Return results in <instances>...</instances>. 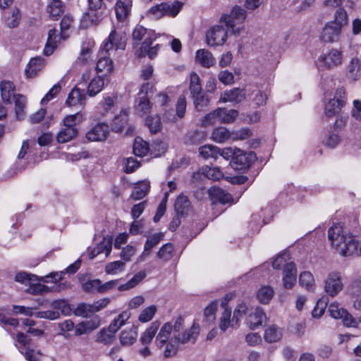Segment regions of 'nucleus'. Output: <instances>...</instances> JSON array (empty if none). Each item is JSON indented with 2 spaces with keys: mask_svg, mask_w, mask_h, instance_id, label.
Returning a JSON list of instances; mask_svg holds the SVG:
<instances>
[{
  "mask_svg": "<svg viewBox=\"0 0 361 361\" xmlns=\"http://www.w3.org/2000/svg\"><path fill=\"white\" fill-rule=\"evenodd\" d=\"M328 238L332 247L343 256L361 255V245L358 250V240L344 231L340 224H335L328 231Z\"/></svg>",
  "mask_w": 361,
  "mask_h": 361,
  "instance_id": "f257e3e1",
  "label": "nucleus"
},
{
  "mask_svg": "<svg viewBox=\"0 0 361 361\" xmlns=\"http://www.w3.org/2000/svg\"><path fill=\"white\" fill-rule=\"evenodd\" d=\"M202 176L213 180H219L224 178L231 183L236 184L244 183L247 180V177L244 176H224V174L219 168L210 167L208 166L202 167L200 171L194 173L192 179L194 181L198 180Z\"/></svg>",
  "mask_w": 361,
  "mask_h": 361,
  "instance_id": "f03ea898",
  "label": "nucleus"
},
{
  "mask_svg": "<svg viewBox=\"0 0 361 361\" xmlns=\"http://www.w3.org/2000/svg\"><path fill=\"white\" fill-rule=\"evenodd\" d=\"M246 18V11L239 6H235L230 15L224 14L220 19L221 23H224L228 29H230L233 34L240 35L242 27Z\"/></svg>",
  "mask_w": 361,
  "mask_h": 361,
  "instance_id": "7ed1b4c3",
  "label": "nucleus"
},
{
  "mask_svg": "<svg viewBox=\"0 0 361 361\" xmlns=\"http://www.w3.org/2000/svg\"><path fill=\"white\" fill-rule=\"evenodd\" d=\"M159 326L160 323L155 321L151 323L145 331L141 334L139 341L142 348L138 350V353L140 356L147 357L152 355V351L149 346L157 333Z\"/></svg>",
  "mask_w": 361,
  "mask_h": 361,
  "instance_id": "20e7f679",
  "label": "nucleus"
},
{
  "mask_svg": "<svg viewBox=\"0 0 361 361\" xmlns=\"http://www.w3.org/2000/svg\"><path fill=\"white\" fill-rule=\"evenodd\" d=\"M182 6L183 4L180 1H175L172 4L164 2L152 6L149 10V13L156 19H159L165 15L175 17L179 13Z\"/></svg>",
  "mask_w": 361,
  "mask_h": 361,
  "instance_id": "39448f33",
  "label": "nucleus"
},
{
  "mask_svg": "<svg viewBox=\"0 0 361 361\" xmlns=\"http://www.w3.org/2000/svg\"><path fill=\"white\" fill-rule=\"evenodd\" d=\"M227 30L222 25L212 27L206 33L207 44L212 47L224 44L228 37Z\"/></svg>",
  "mask_w": 361,
  "mask_h": 361,
  "instance_id": "423d86ee",
  "label": "nucleus"
},
{
  "mask_svg": "<svg viewBox=\"0 0 361 361\" xmlns=\"http://www.w3.org/2000/svg\"><path fill=\"white\" fill-rule=\"evenodd\" d=\"M126 45V38L123 32H116L113 30L107 39L104 42L102 51L108 53L109 51L115 49L123 50Z\"/></svg>",
  "mask_w": 361,
  "mask_h": 361,
  "instance_id": "0eeeda50",
  "label": "nucleus"
},
{
  "mask_svg": "<svg viewBox=\"0 0 361 361\" xmlns=\"http://www.w3.org/2000/svg\"><path fill=\"white\" fill-rule=\"evenodd\" d=\"M62 274L63 272H51L49 275L38 278L35 275H32L26 272H20L16 275L15 279L18 282L30 283V282L35 281L47 283L49 281V279H51V281L56 283L62 279Z\"/></svg>",
  "mask_w": 361,
  "mask_h": 361,
  "instance_id": "6e6552de",
  "label": "nucleus"
},
{
  "mask_svg": "<svg viewBox=\"0 0 361 361\" xmlns=\"http://www.w3.org/2000/svg\"><path fill=\"white\" fill-rule=\"evenodd\" d=\"M343 283L341 281V275L339 272L330 273L325 280L324 288L326 293L334 297L343 289Z\"/></svg>",
  "mask_w": 361,
  "mask_h": 361,
  "instance_id": "1a4fd4ad",
  "label": "nucleus"
},
{
  "mask_svg": "<svg viewBox=\"0 0 361 361\" xmlns=\"http://www.w3.org/2000/svg\"><path fill=\"white\" fill-rule=\"evenodd\" d=\"M341 29L336 22H329L324 27L320 38L324 42H336L339 39Z\"/></svg>",
  "mask_w": 361,
  "mask_h": 361,
  "instance_id": "9d476101",
  "label": "nucleus"
},
{
  "mask_svg": "<svg viewBox=\"0 0 361 361\" xmlns=\"http://www.w3.org/2000/svg\"><path fill=\"white\" fill-rule=\"evenodd\" d=\"M200 334L198 325L193 324L189 329L182 330L173 337V341H178L179 344L195 343Z\"/></svg>",
  "mask_w": 361,
  "mask_h": 361,
  "instance_id": "9b49d317",
  "label": "nucleus"
},
{
  "mask_svg": "<svg viewBox=\"0 0 361 361\" xmlns=\"http://www.w3.org/2000/svg\"><path fill=\"white\" fill-rule=\"evenodd\" d=\"M319 61L321 63L319 66H324L329 69L334 68L341 64V53L337 49H331L329 53L322 55Z\"/></svg>",
  "mask_w": 361,
  "mask_h": 361,
  "instance_id": "f8f14e48",
  "label": "nucleus"
},
{
  "mask_svg": "<svg viewBox=\"0 0 361 361\" xmlns=\"http://www.w3.org/2000/svg\"><path fill=\"white\" fill-rule=\"evenodd\" d=\"M109 133V126L99 123L93 126L86 133V138L91 142H99L104 140Z\"/></svg>",
  "mask_w": 361,
  "mask_h": 361,
  "instance_id": "ddd939ff",
  "label": "nucleus"
},
{
  "mask_svg": "<svg viewBox=\"0 0 361 361\" xmlns=\"http://www.w3.org/2000/svg\"><path fill=\"white\" fill-rule=\"evenodd\" d=\"M297 269L293 262L287 263L283 271V284L287 289H291L296 283Z\"/></svg>",
  "mask_w": 361,
  "mask_h": 361,
  "instance_id": "4468645a",
  "label": "nucleus"
},
{
  "mask_svg": "<svg viewBox=\"0 0 361 361\" xmlns=\"http://www.w3.org/2000/svg\"><path fill=\"white\" fill-rule=\"evenodd\" d=\"M230 164L235 171L246 173L248 171V156L241 149H237Z\"/></svg>",
  "mask_w": 361,
  "mask_h": 361,
  "instance_id": "2eb2a0df",
  "label": "nucleus"
},
{
  "mask_svg": "<svg viewBox=\"0 0 361 361\" xmlns=\"http://www.w3.org/2000/svg\"><path fill=\"white\" fill-rule=\"evenodd\" d=\"M267 317L262 307L257 306L254 311L250 314V330H254L266 324Z\"/></svg>",
  "mask_w": 361,
  "mask_h": 361,
  "instance_id": "dca6fc26",
  "label": "nucleus"
},
{
  "mask_svg": "<svg viewBox=\"0 0 361 361\" xmlns=\"http://www.w3.org/2000/svg\"><path fill=\"white\" fill-rule=\"evenodd\" d=\"M45 59L42 56L30 59L25 68V75L28 78L35 77L45 66Z\"/></svg>",
  "mask_w": 361,
  "mask_h": 361,
  "instance_id": "f3484780",
  "label": "nucleus"
},
{
  "mask_svg": "<svg viewBox=\"0 0 361 361\" xmlns=\"http://www.w3.org/2000/svg\"><path fill=\"white\" fill-rule=\"evenodd\" d=\"M61 40H63L61 34L59 36L55 28L49 30L47 41L43 51L44 54L47 56L52 54L58 44L61 42Z\"/></svg>",
  "mask_w": 361,
  "mask_h": 361,
  "instance_id": "a211bd4d",
  "label": "nucleus"
},
{
  "mask_svg": "<svg viewBox=\"0 0 361 361\" xmlns=\"http://www.w3.org/2000/svg\"><path fill=\"white\" fill-rule=\"evenodd\" d=\"M85 91L75 87L68 94L66 104L68 106H83L85 104Z\"/></svg>",
  "mask_w": 361,
  "mask_h": 361,
  "instance_id": "6ab92c4d",
  "label": "nucleus"
},
{
  "mask_svg": "<svg viewBox=\"0 0 361 361\" xmlns=\"http://www.w3.org/2000/svg\"><path fill=\"white\" fill-rule=\"evenodd\" d=\"M132 7L130 0H117L115 5V12L119 21H124L128 16Z\"/></svg>",
  "mask_w": 361,
  "mask_h": 361,
  "instance_id": "aec40b11",
  "label": "nucleus"
},
{
  "mask_svg": "<svg viewBox=\"0 0 361 361\" xmlns=\"http://www.w3.org/2000/svg\"><path fill=\"white\" fill-rule=\"evenodd\" d=\"M133 39L135 41L134 44H139L143 39L144 37H147L146 40L156 39L157 36L154 30H148L142 25H137L133 30Z\"/></svg>",
  "mask_w": 361,
  "mask_h": 361,
  "instance_id": "412c9836",
  "label": "nucleus"
},
{
  "mask_svg": "<svg viewBox=\"0 0 361 361\" xmlns=\"http://www.w3.org/2000/svg\"><path fill=\"white\" fill-rule=\"evenodd\" d=\"M172 332V324L171 322L165 323L160 329L155 338L156 345L159 348H161L169 342V338Z\"/></svg>",
  "mask_w": 361,
  "mask_h": 361,
  "instance_id": "4be33fe9",
  "label": "nucleus"
},
{
  "mask_svg": "<svg viewBox=\"0 0 361 361\" xmlns=\"http://www.w3.org/2000/svg\"><path fill=\"white\" fill-rule=\"evenodd\" d=\"M196 61L204 68H210L215 64L216 59L213 54L206 49H199L196 52Z\"/></svg>",
  "mask_w": 361,
  "mask_h": 361,
  "instance_id": "5701e85b",
  "label": "nucleus"
},
{
  "mask_svg": "<svg viewBox=\"0 0 361 361\" xmlns=\"http://www.w3.org/2000/svg\"><path fill=\"white\" fill-rule=\"evenodd\" d=\"M275 291L271 286L264 285L261 286L256 293V298L258 302L262 305H268L273 297Z\"/></svg>",
  "mask_w": 361,
  "mask_h": 361,
  "instance_id": "b1692460",
  "label": "nucleus"
},
{
  "mask_svg": "<svg viewBox=\"0 0 361 361\" xmlns=\"http://www.w3.org/2000/svg\"><path fill=\"white\" fill-rule=\"evenodd\" d=\"M208 192L211 198L219 201L221 204H226L233 201L231 195L219 187H212Z\"/></svg>",
  "mask_w": 361,
  "mask_h": 361,
  "instance_id": "393cba45",
  "label": "nucleus"
},
{
  "mask_svg": "<svg viewBox=\"0 0 361 361\" xmlns=\"http://www.w3.org/2000/svg\"><path fill=\"white\" fill-rule=\"evenodd\" d=\"M128 121V111L122 109L120 113L114 116L112 123V129L115 132H121L126 127Z\"/></svg>",
  "mask_w": 361,
  "mask_h": 361,
  "instance_id": "a878e982",
  "label": "nucleus"
},
{
  "mask_svg": "<svg viewBox=\"0 0 361 361\" xmlns=\"http://www.w3.org/2000/svg\"><path fill=\"white\" fill-rule=\"evenodd\" d=\"M175 210L178 215L184 216L188 214L191 209L190 202L188 197L179 195L175 202Z\"/></svg>",
  "mask_w": 361,
  "mask_h": 361,
  "instance_id": "bb28decb",
  "label": "nucleus"
},
{
  "mask_svg": "<svg viewBox=\"0 0 361 361\" xmlns=\"http://www.w3.org/2000/svg\"><path fill=\"white\" fill-rule=\"evenodd\" d=\"M0 90L3 101L5 103L11 104V97L16 96L14 94L15 87L13 82L8 80L2 81L0 83Z\"/></svg>",
  "mask_w": 361,
  "mask_h": 361,
  "instance_id": "cd10ccee",
  "label": "nucleus"
},
{
  "mask_svg": "<svg viewBox=\"0 0 361 361\" xmlns=\"http://www.w3.org/2000/svg\"><path fill=\"white\" fill-rule=\"evenodd\" d=\"M149 183L147 181H140L133 186L130 197L134 200L144 198L148 193Z\"/></svg>",
  "mask_w": 361,
  "mask_h": 361,
  "instance_id": "c85d7f7f",
  "label": "nucleus"
},
{
  "mask_svg": "<svg viewBox=\"0 0 361 361\" xmlns=\"http://www.w3.org/2000/svg\"><path fill=\"white\" fill-rule=\"evenodd\" d=\"M137 337V327L132 326L129 330H123L121 333L120 341L123 345H130L133 344Z\"/></svg>",
  "mask_w": 361,
  "mask_h": 361,
  "instance_id": "c756f323",
  "label": "nucleus"
},
{
  "mask_svg": "<svg viewBox=\"0 0 361 361\" xmlns=\"http://www.w3.org/2000/svg\"><path fill=\"white\" fill-rule=\"evenodd\" d=\"M104 85V81L102 76L93 78L87 87V94L90 97H94L99 93Z\"/></svg>",
  "mask_w": 361,
  "mask_h": 361,
  "instance_id": "7c9ffc66",
  "label": "nucleus"
},
{
  "mask_svg": "<svg viewBox=\"0 0 361 361\" xmlns=\"http://www.w3.org/2000/svg\"><path fill=\"white\" fill-rule=\"evenodd\" d=\"M102 10L90 9V11L84 15L83 21L86 23L87 26L97 25L102 20Z\"/></svg>",
  "mask_w": 361,
  "mask_h": 361,
  "instance_id": "2f4dec72",
  "label": "nucleus"
},
{
  "mask_svg": "<svg viewBox=\"0 0 361 361\" xmlns=\"http://www.w3.org/2000/svg\"><path fill=\"white\" fill-rule=\"evenodd\" d=\"M231 132L224 127H218L215 128L212 134V139L218 143H224L231 138Z\"/></svg>",
  "mask_w": 361,
  "mask_h": 361,
  "instance_id": "473e14b6",
  "label": "nucleus"
},
{
  "mask_svg": "<svg viewBox=\"0 0 361 361\" xmlns=\"http://www.w3.org/2000/svg\"><path fill=\"white\" fill-rule=\"evenodd\" d=\"M264 340L268 343H274L282 337V330L275 325H272L264 331Z\"/></svg>",
  "mask_w": 361,
  "mask_h": 361,
  "instance_id": "72a5a7b5",
  "label": "nucleus"
},
{
  "mask_svg": "<svg viewBox=\"0 0 361 361\" xmlns=\"http://www.w3.org/2000/svg\"><path fill=\"white\" fill-rule=\"evenodd\" d=\"M147 276L145 271H140L135 274L133 277L130 279L127 283L118 286L120 291L127 290L136 286L140 281H142Z\"/></svg>",
  "mask_w": 361,
  "mask_h": 361,
  "instance_id": "f704fd0d",
  "label": "nucleus"
},
{
  "mask_svg": "<svg viewBox=\"0 0 361 361\" xmlns=\"http://www.w3.org/2000/svg\"><path fill=\"white\" fill-rule=\"evenodd\" d=\"M78 132L77 128H68L65 127L57 134V141L60 143L69 142L77 136Z\"/></svg>",
  "mask_w": 361,
  "mask_h": 361,
  "instance_id": "c9c22d12",
  "label": "nucleus"
},
{
  "mask_svg": "<svg viewBox=\"0 0 361 361\" xmlns=\"http://www.w3.org/2000/svg\"><path fill=\"white\" fill-rule=\"evenodd\" d=\"M114 69L113 61L109 57H100L97 63L96 70L97 72L103 73L104 75L111 73Z\"/></svg>",
  "mask_w": 361,
  "mask_h": 361,
  "instance_id": "e433bc0d",
  "label": "nucleus"
},
{
  "mask_svg": "<svg viewBox=\"0 0 361 361\" xmlns=\"http://www.w3.org/2000/svg\"><path fill=\"white\" fill-rule=\"evenodd\" d=\"M199 153L204 159L212 158L216 160L219 157V147L211 145H204L199 148Z\"/></svg>",
  "mask_w": 361,
  "mask_h": 361,
  "instance_id": "4c0bfd02",
  "label": "nucleus"
},
{
  "mask_svg": "<svg viewBox=\"0 0 361 361\" xmlns=\"http://www.w3.org/2000/svg\"><path fill=\"white\" fill-rule=\"evenodd\" d=\"M343 106L342 101L338 102L336 99H331L326 105L325 115L327 117H332L338 114Z\"/></svg>",
  "mask_w": 361,
  "mask_h": 361,
  "instance_id": "58836bf2",
  "label": "nucleus"
},
{
  "mask_svg": "<svg viewBox=\"0 0 361 361\" xmlns=\"http://www.w3.org/2000/svg\"><path fill=\"white\" fill-rule=\"evenodd\" d=\"M13 99L16 117L18 120H21L25 116L24 109L25 108L26 99L21 94H16Z\"/></svg>",
  "mask_w": 361,
  "mask_h": 361,
  "instance_id": "ea45409f",
  "label": "nucleus"
},
{
  "mask_svg": "<svg viewBox=\"0 0 361 361\" xmlns=\"http://www.w3.org/2000/svg\"><path fill=\"white\" fill-rule=\"evenodd\" d=\"M243 97L242 91L240 89L235 88L232 90L225 92L221 96V100L224 102H239Z\"/></svg>",
  "mask_w": 361,
  "mask_h": 361,
  "instance_id": "a19ab883",
  "label": "nucleus"
},
{
  "mask_svg": "<svg viewBox=\"0 0 361 361\" xmlns=\"http://www.w3.org/2000/svg\"><path fill=\"white\" fill-rule=\"evenodd\" d=\"M149 150V145L140 137H136L133 144V152L136 156L144 157Z\"/></svg>",
  "mask_w": 361,
  "mask_h": 361,
  "instance_id": "79ce46f5",
  "label": "nucleus"
},
{
  "mask_svg": "<svg viewBox=\"0 0 361 361\" xmlns=\"http://www.w3.org/2000/svg\"><path fill=\"white\" fill-rule=\"evenodd\" d=\"M75 314L82 317H88L95 313L93 304L82 302L75 309Z\"/></svg>",
  "mask_w": 361,
  "mask_h": 361,
  "instance_id": "37998d69",
  "label": "nucleus"
},
{
  "mask_svg": "<svg viewBox=\"0 0 361 361\" xmlns=\"http://www.w3.org/2000/svg\"><path fill=\"white\" fill-rule=\"evenodd\" d=\"M361 63L357 59H353L348 66V76L353 80H357L361 75Z\"/></svg>",
  "mask_w": 361,
  "mask_h": 361,
  "instance_id": "c03bdc74",
  "label": "nucleus"
},
{
  "mask_svg": "<svg viewBox=\"0 0 361 361\" xmlns=\"http://www.w3.org/2000/svg\"><path fill=\"white\" fill-rule=\"evenodd\" d=\"M190 91L192 96H196V94L202 92L200 78L195 72L192 73L190 75Z\"/></svg>",
  "mask_w": 361,
  "mask_h": 361,
  "instance_id": "a18cd8bd",
  "label": "nucleus"
},
{
  "mask_svg": "<svg viewBox=\"0 0 361 361\" xmlns=\"http://www.w3.org/2000/svg\"><path fill=\"white\" fill-rule=\"evenodd\" d=\"M63 125L68 128H76L75 126L82 121V115L80 112L66 116L63 120Z\"/></svg>",
  "mask_w": 361,
  "mask_h": 361,
  "instance_id": "49530a36",
  "label": "nucleus"
},
{
  "mask_svg": "<svg viewBox=\"0 0 361 361\" xmlns=\"http://www.w3.org/2000/svg\"><path fill=\"white\" fill-rule=\"evenodd\" d=\"M300 284L308 290H312L314 286V280L310 271H303L299 278Z\"/></svg>",
  "mask_w": 361,
  "mask_h": 361,
  "instance_id": "de8ad7c7",
  "label": "nucleus"
},
{
  "mask_svg": "<svg viewBox=\"0 0 361 361\" xmlns=\"http://www.w3.org/2000/svg\"><path fill=\"white\" fill-rule=\"evenodd\" d=\"M48 12L53 18L61 16L63 12L62 1L60 0H52L48 6Z\"/></svg>",
  "mask_w": 361,
  "mask_h": 361,
  "instance_id": "09e8293b",
  "label": "nucleus"
},
{
  "mask_svg": "<svg viewBox=\"0 0 361 361\" xmlns=\"http://www.w3.org/2000/svg\"><path fill=\"white\" fill-rule=\"evenodd\" d=\"M125 265L126 263L120 260L108 263L105 267V272L107 274H117L124 270Z\"/></svg>",
  "mask_w": 361,
  "mask_h": 361,
  "instance_id": "8fccbe9b",
  "label": "nucleus"
},
{
  "mask_svg": "<svg viewBox=\"0 0 361 361\" xmlns=\"http://www.w3.org/2000/svg\"><path fill=\"white\" fill-rule=\"evenodd\" d=\"M221 123H228L232 122L237 116L238 111L233 109L226 110L225 109L219 108Z\"/></svg>",
  "mask_w": 361,
  "mask_h": 361,
  "instance_id": "3c124183",
  "label": "nucleus"
},
{
  "mask_svg": "<svg viewBox=\"0 0 361 361\" xmlns=\"http://www.w3.org/2000/svg\"><path fill=\"white\" fill-rule=\"evenodd\" d=\"M157 307L154 305L144 309L138 317L139 322L146 323L152 319L157 312Z\"/></svg>",
  "mask_w": 361,
  "mask_h": 361,
  "instance_id": "603ef678",
  "label": "nucleus"
},
{
  "mask_svg": "<svg viewBox=\"0 0 361 361\" xmlns=\"http://www.w3.org/2000/svg\"><path fill=\"white\" fill-rule=\"evenodd\" d=\"M51 307L55 311H59L60 314L68 315L71 313V307L64 300H57L51 302Z\"/></svg>",
  "mask_w": 361,
  "mask_h": 361,
  "instance_id": "864d4df0",
  "label": "nucleus"
},
{
  "mask_svg": "<svg viewBox=\"0 0 361 361\" xmlns=\"http://www.w3.org/2000/svg\"><path fill=\"white\" fill-rule=\"evenodd\" d=\"M20 18V14L19 9L13 8L11 11L8 16L6 17V24L10 28L16 27L19 24Z\"/></svg>",
  "mask_w": 361,
  "mask_h": 361,
  "instance_id": "5fc2aeb1",
  "label": "nucleus"
},
{
  "mask_svg": "<svg viewBox=\"0 0 361 361\" xmlns=\"http://www.w3.org/2000/svg\"><path fill=\"white\" fill-rule=\"evenodd\" d=\"M27 291L32 295H39L51 292V288L41 283H32L30 282Z\"/></svg>",
  "mask_w": 361,
  "mask_h": 361,
  "instance_id": "6e6d98bb",
  "label": "nucleus"
},
{
  "mask_svg": "<svg viewBox=\"0 0 361 361\" xmlns=\"http://www.w3.org/2000/svg\"><path fill=\"white\" fill-rule=\"evenodd\" d=\"M112 247V240L110 238H104L103 240L97 245L96 251L97 253H105L106 257H107L111 251Z\"/></svg>",
  "mask_w": 361,
  "mask_h": 361,
  "instance_id": "4d7b16f0",
  "label": "nucleus"
},
{
  "mask_svg": "<svg viewBox=\"0 0 361 361\" xmlns=\"http://www.w3.org/2000/svg\"><path fill=\"white\" fill-rule=\"evenodd\" d=\"M217 310V302H212L207 307H205L204 311V316L205 320L209 323H212L215 320V313Z\"/></svg>",
  "mask_w": 361,
  "mask_h": 361,
  "instance_id": "13d9d810",
  "label": "nucleus"
},
{
  "mask_svg": "<svg viewBox=\"0 0 361 361\" xmlns=\"http://www.w3.org/2000/svg\"><path fill=\"white\" fill-rule=\"evenodd\" d=\"M163 237V234L162 233H154L152 235H150L145 244V250H144V252L142 255H145V252H147V251H149L152 248H153L154 247H155L156 245H157L161 238Z\"/></svg>",
  "mask_w": 361,
  "mask_h": 361,
  "instance_id": "bf43d9fd",
  "label": "nucleus"
},
{
  "mask_svg": "<svg viewBox=\"0 0 361 361\" xmlns=\"http://www.w3.org/2000/svg\"><path fill=\"white\" fill-rule=\"evenodd\" d=\"M252 104L255 107L260 106L265 104L267 95L261 90H253L251 93Z\"/></svg>",
  "mask_w": 361,
  "mask_h": 361,
  "instance_id": "052dcab7",
  "label": "nucleus"
},
{
  "mask_svg": "<svg viewBox=\"0 0 361 361\" xmlns=\"http://www.w3.org/2000/svg\"><path fill=\"white\" fill-rule=\"evenodd\" d=\"M146 124L152 133H157L161 128V118L158 115L148 116Z\"/></svg>",
  "mask_w": 361,
  "mask_h": 361,
  "instance_id": "680f3d73",
  "label": "nucleus"
},
{
  "mask_svg": "<svg viewBox=\"0 0 361 361\" xmlns=\"http://www.w3.org/2000/svg\"><path fill=\"white\" fill-rule=\"evenodd\" d=\"M173 246L171 243L164 245L159 250L157 256L159 258L169 260L172 257Z\"/></svg>",
  "mask_w": 361,
  "mask_h": 361,
  "instance_id": "e2e57ef3",
  "label": "nucleus"
},
{
  "mask_svg": "<svg viewBox=\"0 0 361 361\" xmlns=\"http://www.w3.org/2000/svg\"><path fill=\"white\" fill-rule=\"evenodd\" d=\"M101 281L99 279L89 280L82 284V288L85 292L92 293L95 290L99 293Z\"/></svg>",
  "mask_w": 361,
  "mask_h": 361,
  "instance_id": "0e129e2a",
  "label": "nucleus"
},
{
  "mask_svg": "<svg viewBox=\"0 0 361 361\" xmlns=\"http://www.w3.org/2000/svg\"><path fill=\"white\" fill-rule=\"evenodd\" d=\"M179 343L178 341H173V337L166 343V348L164 351V355L165 357H170L175 355L178 351Z\"/></svg>",
  "mask_w": 361,
  "mask_h": 361,
  "instance_id": "69168bd1",
  "label": "nucleus"
},
{
  "mask_svg": "<svg viewBox=\"0 0 361 361\" xmlns=\"http://www.w3.org/2000/svg\"><path fill=\"white\" fill-rule=\"evenodd\" d=\"M231 316V310L230 308L225 307L219 324V328L222 331H225L230 326Z\"/></svg>",
  "mask_w": 361,
  "mask_h": 361,
  "instance_id": "338daca9",
  "label": "nucleus"
},
{
  "mask_svg": "<svg viewBox=\"0 0 361 361\" xmlns=\"http://www.w3.org/2000/svg\"><path fill=\"white\" fill-rule=\"evenodd\" d=\"M114 339V334L108 329H103L98 334L97 341L104 344L111 343Z\"/></svg>",
  "mask_w": 361,
  "mask_h": 361,
  "instance_id": "774afa93",
  "label": "nucleus"
}]
</instances>
